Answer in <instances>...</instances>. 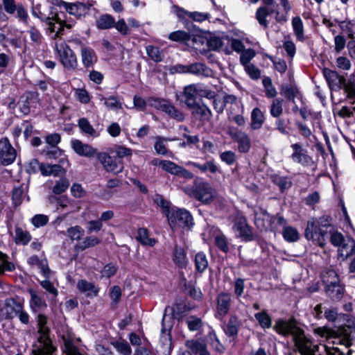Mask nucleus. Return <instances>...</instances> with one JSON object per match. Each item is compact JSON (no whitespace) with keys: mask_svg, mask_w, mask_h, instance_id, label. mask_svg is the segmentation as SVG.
<instances>
[{"mask_svg":"<svg viewBox=\"0 0 355 355\" xmlns=\"http://www.w3.org/2000/svg\"><path fill=\"white\" fill-rule=\"evenodd\" d=\"M80 55L83 64L85 68L93 67L98 61L96 52L88 46H83V49H80Z\"/></svg>","mask_w":355,"mask_h":355,"instance_id":"obj_19","label":"nucleus"},{"mask_svg":"<svg viewBox=\"0 0 355 355\" xmlns=\"http://www.w3.org/2000/svg\"><path fill=\"white\" fill-rule=\"evenodd\" d=\"M271 181L278 186L281 192H284L285 190L289 189L292 182L288 177L280 176L277 174L272 175L270 176Z\"/></svg>","mask_w":355,"mask_h":355,"instance_id":"obj_36","label":"nucleus"},{"mask_svg":"<svg viewBox=\"0 0 355 355\" xmlns=\"http://www.w3.org/2000/svg\"><path fill=\"white\" fill-rule=\"evenodd\" d=\"M255 56V52L254 50L249 49L241 52L240 56V62L243 66L246 67L252 64L250 60Z\"/></svg>","mask_w":355,"mask_h":355,"instance_id":"obj_62","label":"nucleus"},{"mask_svg":"<svg viewBox=\"0 0 355 355\" xmlns=\"http://www.w3.org/2000/svg\"><path fill=\"white\" fill-rule=\"evenodd\" d=\"M65 173L66 170L60 164H41V173L44 176H58Z\"/></svg>","mask_w":355,"mask_h":355,"instance_id":"obj_29","label":"nucleus"},{"mask_svg":"<svg viewBox=\"0 0 355 355\" xmlns=\"http://www.w3.org/2000/svg\"><path fill=\"white\" fill-rule=\"evenodd\" d=\"M160 167L165 171L172 174L178 175L180 166L177 165L175 163L169 160H163L160 162Z\"/></svg>","mask_w":355,"mask_h":355,"instance_id":"obj_56","label":"nucleus"},{"mask_svg":"<svg viewBox=\"0 0 355 355\" xmlns=\"http://www.w3.org/2000/svg\"><path fill=\"white\" fill-rule=\"evenodd\" d=\"M198 89L195 85H190L184 87V96L185 98V103L188 107L193 106L196 103V95Z\"/></svg>","mask_w":355,"mask_h":355,"instance_id":"obj_32","label":"nucleus"},{"mask_svg":"<svg viewBox=\"0 0 355 355\" xmlns=\"http://www.w3.org/2000/svg\"><path fill=\"white\" fill-rule=\"evenodd\" d=\"M32 15L41 21H46L49 26V29L51 32H55V36L60 34L66 24L62 19L61 15H63V12H58L54 7H51L49 14H46L40 10V6H37L33 8Z\"/></svg>","mask_w":355,"mask_h":355,"instance_id":"obj_4","label":"nucleus"},{"mask_svg":"<svg viewBox=\"0 0 355 355\" xmlns=\"http://www.w3.org/2000/svg\"><path fill=\"white\" fill-rule=\"evenodd\" d=\"M17 152L6 137L0 139V163L8 166L13 163L16 159Z\"/></svg>","mask_w":355,"mask_h":355,"instance_id":"obj_9","label":"nucleus"},{"mask_svg":"<svg viewBox=\"0 0 355 355\" xmlns=\"http://www.w3.org/2000/svg\"><path fill=\"white\" fill-rule=\"evenodd\" d=\"M173 259L175 264L181 268H185L188 263L184 250L178 246L174 249Z\"/></svg>","mask_w":355,"mask_h":355,"instance_id":"obj_34","label":"nucleus"},{"mask_svg":"<svg viewBox=\"0 0 355 355\" xmlns=\"http://www.w3.org/2000/svg\"><path fill=\"white\" fill-rule=\"evenodd\" d=\"M116 349L123 355H131L132 349L125 340H117L112 343Z\"/></svg>","mask_w":355,"mask_h":355,"instance_id":"obj_59","label":"nucleus"},{"mask_svg":"<svg viewBox=\"0 0 355 355\" xmlns=\"http://www.w3.org/2000/svg\"><path fill=\"white\" fill-rule=\"evenodd\" d=\"M146 51L148 55L155 62H161L163 60L164 54L162 50L154 46H147Z\"/></svg>","mask_w":355,"mask_h":355,"instance_id":"obj_49","label":"nucleus"},{"mask_svg":"<svg viewBox=\"0 0 355 355\" xmlns=\"http://www.w3.org/2000/svg\"><path fill=\"white\" fill-rule=\"evenodd\" d=\"M330 241L331 244L338 248L346 241V237H345L341 233L334 231V230L330 232Z\"/></svg>","mask_w":355,"mask_h":355,"instance_id":"obj_63","label":"nucleus"},{"mask_svg":"<svg viewBox=\"0 0 355 355\" xmlns=\"http://www.w3.org/2000/svg\"><path fill=\"white\" fill-rule=\"evenodd\" d=\"M115 20L110 15H103L96 20V26L98 29L104 30L114 27Z\"/></svg>","mask_w":355,"mask_h":355,"instance_id":"obj_41","label":"nucleus"},{"mask_svg":"<svg viewBox=\"0 0 355 355\" xmlns=\"http://www.w3.org/2000/svg\"><path fill=\"white\" fill-rule=\"evenodd\" d=\"M84 230L79 225L71 227L67 229V234L72 241H79L84 235Z\"/></svg>","mask_w":355,"mask_h":355,"instance_id":"obj_55","label":"nucleus"},{"mask_svg":"<svg viewBox=\"0 0 355 355\" xmlns=\"http://www.w3.org/2000/svg\"><path fill=\"white\" fill-rule=\"evenodd\" d=\"M27 262L30 266L37 267L45 278H50L51 270L46 259H40L37 256L34 255L29 257Z\"/></svg>","mask_w":355,"mask_h":355,"instance_id":"obj_22","label":"nucleus"},{"mask_svg":"<svg viewBox=\"0 0 355 355\" xmlns=\"http://www.w3.org/2000/svg\"><path fill=\"white\" fill-rule=\"evenodd\" d=\"M168 39L174 42H188L189 44H191V35L184 31H177L171 33Z\"/></svg>","mask_w":355,"mask_h":355,"instance_id":"obj_44","label":"nucleus"},{"mask_svg":"<svg viewBox=\"0 0 355 355\" xmlns=\"http://www.w3.org/2000/svg\"><path fill=\"white\" fill-rule=\"evenodd\" d=\"M97 157L107 172L118 174L123 169L122 161L111 157L106 153H98Z\"/></svg>","mask_w":355,"mask_h":355,"instance_id":"obj_10","label":"nucleus"},{"mask_svg":"<svg viewBox=\"0 0 355 355\" xmlns=\"http://www.w3.org/2000/svg\"><path fill=\"white\" fill-rule=\"evenodd\" d=\"M270 15L271 14L270 8L268 6H260L256 11L255 18L259 25L263 26L264 28H268L269 26V21L267 19V17Z\"/></svg>","mask_w":355,"mask_h":355,"instance_id":"obj_33","label":"nucleus"},{"mask_svg":"<svg viewBox=\"0 0 355 355\" xmlns=\"http://www.w3.org/2000/svg\"><path fill=\"white\" fill-rule=\"evenodd\" d=\"M77 288L89 297H96L99 292V288L97 286L85 279H80L78 282Z\"/></svg>","mask_w":355,"mask_h":355,"instance_id":"obj_21","label":"nucleus"},{"mask_svg":"<svg viewBox=\"0 0 355 355\" xmlns=\"http://www.w3.org/2000/svg\"><path fill=\"white\" fill-rule=\"evenodd\" d=\"M187 165L198 168L201 173H206L208 171L211 174H216L217 172L220 171L219 167L215 163L214 159L209 160L202 164L198 162H189Z\"/></svg>","mask_w":355,"mask_h":355,"instance_id":"obj_25","label":"nucleus"},{"mask_svg":"<svg viewBox=\"0 0 355 355\" xmlns=\"http://www.w3.org/2000/svg\"><path fill=\"white\" fill-rule=\"evenodd\" d=\"M292 26L294 33L300 41H303L304 37V26L302 20L300 17H295L292 19Z\"/></svg>","mask_w":355,"mask_h":355,"instance_id":"obj_45","label":"nucleus"},{"mask_svg":"<svg viewBox=\"0 0 355 355\" xmlns=\"http://www.w3.org/2000/svg\"><path fill=\"white\" fill-rule=\"evenodd\" d=\"M15 234L14 241L17 244L26 245L32 239L31 234L20 227H15Z\"/></svg>","mask_w":355,"mask_h":355,"instance_id":"obj_35","label":"nucleus"},{"mask_svg":"<svg viewBox=\"0 0 355 355\" xmlns=\"http://www.w3.org/2000/svg\"><path fill=\"white\" fill-rule=\"evenodd\" d=\"M284 10L282 12L278 8L279 6L275 5L270 8V14H275L277 22L284 24L288 21V14L291 10V6L288 0H279Z\"/></svg>","mask_w":355,"mask_h":355,"instance_id":"obj_16","label":"nucleus"},{"mask_svg":"<svg viewBox=\"0 0 355 355\" xmlns=\"http://www.w3.org/2000/svg\"><path fill=\"white\" fill-rule=\"evenodd\" d=\"M175 8H178L181 12L184 13L187 17H188V18L196 22L201 23L206 20H209L211 18V14L209 12H201L197 11L190 12L183 8H178L177 6Z\"/></svg>","mask_w":355,"mask_h":355,"instance_id":"obj_31","label":"nucleus"},{"mask_svg":"<svg viewBox=\"0 0 355 355\" xmlns=\"http://www.w3.org/2000/svg\"><path fill=\"white\" fill-rule=\"evenodd\" d=\"M254 317L259 321L262 328L266 329L271 327V318L266 311L257 313Z\"/></svg>","mask_w":355,"mask_h":355,"instance_id":"obj_57","label":"nucleus"},{"mask_svg":"<svg viewBox=\"0 0 355 355\" xmlns=\"http://www.w3.org/2000/svg\"><path fill=\"white\" fill-rule=\"evenodd\" d=\"M283 103L282 98H274L270 107V114L274 118H279L283 113Z\"/></svg>","mask_w":355,"mask_h":355,"instance_id":"obj_46","label":"nucleus"},{"mask_svg":"<svg viewBox=\"0 0 355 355\" xmlns=\"http://www.w3.org/2000/svg\"><path fill=\"white\" fill-rule=\"evenodd\" d=\"M164 112L167 114L171 118L177 120L178 121H182L184 119V116L183 113L180 112L179 110H178L169 102L166 105Z\"/></svg>","mask_w":355,"mask_h":355,"instance_id":"obj_51","label":"nucleus"},{"mask_svg":"<svg viewBox=\"0 0 355 355\" xmlns=\"http://www.w3.org/2000/svg\"><path fill=\"white\" fill-rule=\"evenodd\" d=\"M325 291L332 300H339L343 297L344 289L339 282L335 283L326 279Z\"/></svg>","mask_w":355,"mask_h":355,"instance_id":"obj_20","label":"nucleus"},{"mask_svg":"<svg viewBox=\"0 0 355 355\" xmlns=\"http://www.w3.org/2000/svg\"><path fill=\"white\" fill-rule=\"evenodd\" d=\"M291 148L293 151L291 159L294 163L304 166H310L313 164L312 157L308 155L307 150L304 148L302 144L299 143L293 144Z\"/></svg>","mask_w":355,"mask_h":355,"instance_id":"obj_8","label":"nucleus"},{"mask_svg":"<svg viewBox=\"0 0 355 355\" xmlns=\"http://www.w3.org/2000/svg\"><path fill=\"white\" fill-rule=\"evenodd\" d=\"M64 340V352L65 355H84L79 349L74 345L72 340L69 338H65Z\"/></svg>","mask_w":355,"mask_h":355,"instance_id":"obj_54","label":"nucleus"},{"mask_svg":"<svg viewBox=\"0 0 355 355\" xmlns=\"http://www.w3.org/2000/svg\"><path fill=\"white\" fill-rule=\"evenodd\" d=\"M28 292L31 295V307L34 311L46 306L45 301L35 291L30 289Z\"/></svg>","mask_w":355,"mask_h":355,"instance_id":"obj_40","label":"nucleus"},{"mask_svg":"<svg viewBox=\"0 0 355 355\" xmlns=\"http://www.w3.org/2000/svg\"><path fill=\"white\" fill-rule=\"evenodd\" d=\"M48 318L43 314H39L37 317V343L51 341L50 338V329L47 325Z\"/></svg>","mask_w":355,"mask_h":355,"instance_id":"obj_13","label":"nucleus"},{"mask_svg":"<svg viewBox=\"0 0 355 355\" xmlns=\"http://www.w3.org/2000/svg\"><path fill=\"white\" fill-rule=\"evenodd\" d=\"M193 197L203 203H209L214 198V189L206 182H195L191 193Z\"/></svg>","mask_w":355,"mask_h":355,"instance_id":"obj_7","label":"nucleus"},{"mask_svg":"<svg viewBox=\"0 0 355 355\" xmlns=\"http://www.w3.org/2000/svg\"><path fill=\"white\" fill-rule=\"evenodd\" d=\"M56 347L52 345V341H46L45 343H37L33 345L32 355H53Z\"/></svg>","mask_w":355,"mask_h":355,"instance_id":"obj_23","label":"nucleus"},{"mask_svg":"<svg viewBox=\"0 0 355 355\" xmlns=\"http://www.w3.org/2000/svg\"><path fill=\"white\" fill-rule=\"evenodd\" d=\"M340 30L347 35L350 39H355V21H338Z\"/></svg>","mask_w":355,"mask_h":355,"instance_id":"obj_39","label":"nucleus"},{"mask_svg":"<svg viewBox=\"0 0 355 355\" xmlns=\"http://www.w3.org/2000/svg\"><path fill=\"white\" fill-rule=\"evenodd\" d=\"M49 279L46 278V279L41 281L40 285L49 295H52V300H54L58 296V291Z\"/></svg>","mask_w":355,"mask_h":355,"instance_id":"obj_61","label":"nucleus"},{"mask_svg":"<svg viewBox=\"0 0 355 355\" xmlns=\"http://www.w3.org/2000/svg\"><path fill=\"white\" fill-rule=\"evenodd\" d=\"M232 298L230 294L225 292L220 293L216 298V317L221 319L229 312L231 306Z\"/></svg>","mask_w":355,"mask_h":355,"instance_id":"obj_11","label":"nucleus"},{"mask_svg":"<svg viewBox=\"0 0 355 355\" xmlns=\"http://www.w3.org/2000/svg\"><path fill=\"white\" fill-rule=\"evenodd\" d=\"M355 254V241L351 237H346V241L338 249V256L343 261Z\"/></svg>","mask_w":355,"mask_h":355,"instance_id":"obj_18","label":"nucleus"},{"mask_svg":"<svg viewBox=\"0 0 355 355\" xmlns=\"http://www.w3.org/2000/svg\"><path fill=\"white\" fill-rule=\"evenodd\" d=\"M185 322L191 331H199L203 326V322L201 318L196 315L188 316L185 320Z\"/></svg>","mask_w":355,"mask_h":355,"instance_id":"obj_47","label":"nucleus"},{"mask_svg":"<svg viewBox=\"0 0 355 355\" xmlns=\"http://www.w3.org/2000/svg\"><path fill=\"white\" fill-rule=\"evenodd\" d=\"M27 192V187L24 186L15 187L12 192V203L15 207L20 205Z\"/></svg>","mask_w":355,"mask_h":355,"instance_id":"obj_38","label":"nucleus"},{"mask_svg":"<svg viewBox=\"0 0 355 355\" xmlns=\"http://www.w3.org/2000/svg\"><path fill=\"white\" fill-rule=\"evenodd\" d=\"M185 345L193 353L199 354V355L208 351L205 343L201 339L187 340Z\"/></svg>","mask_w":355,"mask_h":355,"instance_id":"obj_30","label":"nucleus"},{"mask_svg":"<svg viewBox=\"0 0 355 355\" xmlns=\"http://www.w3.org/2000/svg\"><path fill=\"white\" fill-rule=\"evenodd\" d=\"M250 120V128L252 130L260 129L265 121L263 112L258 107L254 108L251 112Z\"/></svg>","mask_w":355,"mask_h":355,"instance_id":"obj_28","label":"nucleus"},{"mask_svg":"<svg viewBox=\"0 0 355 355\" xmlns=\"http://www.w3.org/2000/svg\"><path fill=\"white\" fill-rule=\"evenodd\" d=\"M323 76L331 90L338 92L344 89L348 98H355V85L352 82L346 83L343 76L328 68L323 69Z\"/></svg>","mask_w":355,"mask_h":355,"instance_id":"obj_3","label":"nucleus"},{"mask_svg":"<svg viewBox=\"0 0 355 355\" xmlns=\"http://www.w3.org/2000/svg\"><path fill=\"white\" fill-rule=\"evenodd\" d=\"M283 236L284 239L288 242H294L299 239L297 231L292 227H286L284 229Z\"/></svg>","mask_w":355,"mask_h":355,"instance_id":"obj_60","label":"nucleus"},{"mask_svg":"<svg viewBox=\"0 0 355 355\" xmlns=\"http://www.w3.org/2000/svg\"><path fill=\"white\" fill-rule=\"evenodd\" d=\"M21 302L13 299L6 300L4 306L0 309V316L3 319L10 320L17 316V313L21 310Z\"/></svg>","mask_w":355,"mask_h":355,"instance_id":"obj_12","label":"nucleus"},{"mask_svg":"<svg viewBox=\"0 0 355 355\" xmlns=\"http://www.w3.org/2000/svg\"><path fill=\"white\" fill-rule=\"evenodd\" d=\"M241 321L239 317L232 314L230 316L224 328V331L228 337L236 338L241 326Z\"/></svg>","mask_w":355,"mask_h":355,"instance_id":"obj_17","label":"nucleus"},{"mask_svg":"<svg viewBox=\"0 0 355 355\" xmlns=\"http://www.w3.org/2000/svg\"><path fill=\"white\" fill-rule=\"evenodd\" d=\"M137 238L143 245L153 246L156 243L154 239L149 238L148 232L145 228L139 229Z\"/></svg>","mask_w":355,"mask_h":355,"instance_id":"obj_53","label":"nucleus"},{"mask_svg":"<svg viewBox=\"0 0 355 355\" xmlns=\"http://www.w3.org/2000/svg\"><path fill=\"white\" fill-rule=\"evenodd\" d=\"M262 83L266 90V96L268 98L275 97L277 92L272 85L271 79L269 77H264L262 80Z\"/></svg>","mask_w":355,"mask_h":355,"instance_id":"obj_58","label":"nucleus"},{"mask_svg":"<svg viewBox=\"0 0 355 355\" xmlns=\"http://www.w3.org/2000/svg\"><path fill=\"white\" fill-rule=\"evenodd\" d=\"M189 73L202 77H209L212 75L210 68L201 62L189 64Z\"/></svg>","mask_w":355,"mask_h":355,"instance_id":"obj_26","label":"nucleus"},{"mask_svg":"<svg viewBox=\"0 0 355 355\" xmlns=\"http://www.w3.org/2000/svg\"><path fill=\"white\" fill-rule=\"evenodd\" d=\"M87 10V7L85 4L80 2L68 3L65 10L69 14L76 17H80L83 15Z\"/></svg>","mask_w":355,"mask_h":355,"instance_id":"obj_37","label":"nucleus"},{"mask_svg":"<svg viewBox=\"0 0 355 355\" xmlns=\"http://www.w3.org/2000/svg\"><path fill=\"white\" fill-rule=\"evenodd\" d=\"M101 242L100 239L95 236H90L85 237L83 241L76 245V248L80 250H84L87 248L94 247Z\"/></svg>","mask_w":355,"mask_h":355,"instance_id":"obj_48","label":"nucleus"},{"mask_svg":"<svg viewBox=\"0 0 355 355\" xmlns=\"http://www.w3.org/2000/svg\"><path fill=\"white\" fill-rule=\"evenodd\" d=\"M333 230V218L329 216L324 215L318 219L312 218L308 221L305 236L308 240H312L320 246L324 247V236Z\"/></svg>","mask_w":355,"mask_h":355,"instance_id":"obj_1","label":"nucleus"},{"mask_svg":"<svg viewBox=\"0 0 355 355\" xmlns=\"http://www.w3.org/2000/svg\"><path fill=\"white\" fill-rule=\"evenodd\" d=\"M196 269L199 272H203L208 267V260L206 254L200 252L195 255Z\"/></svg>","mask_w":355,"mask_h":355,"instance_id":"obj_43","label":"nucleus"},{"mask_svg":"<svg viewBox=\"0 0 355 355\" xmlns=\"http://www.w3.org/2000/svg\"><path fill=\"white\" fill-rule=\"evenodd\" d=\"M15 270V265L8 261V257L6 254L0 252V274L6 271H12Z\"/></svg>","mask_w":355,"mask_h":355,"instance_id":"obj_52","label":"nucleus"},{"mask_svg":"<svg viewBox=\"0 0 355 355\" xmlns=\"http://www.w3.org/2000/svg\"><path fill=\"white\" fill-rule=\"evenodd\" d=\"M167 218L173 230L178 227H189L193 225V217L184 209L171 208V211L167 214Z\"/></svg>","mask_w":355,"mask_h":355,"instance_id":"obj_5","label":"nucleus"},{"mask_svg":"<svg viewBox=\"0 0 355 355\" xmlns=\"http://www.w3.org/2000/svg\"><path fill=\"white\" fill-rule=\"evenodd\" d=\"M71 147L76 153L80 156L92 157L97 154L96 149L81 141L74 139L71 141Z\"/></svg>","mask_w":355,"mask_h":355,"instance_id":"obj_15","label":"nucleus"},{"mask_svg":"<svg viewBox=\"0 0 355 355\" xmlns=\"http://www.w3.org/2000/svg\"><path fill=\"white\" fill-rule=\"evenodd\" d=\"M234 229L239 233V236L242 240L249 241L253 239L252 230L244 217L241 216L236 218Z\"/></svg>","mask_w":355,"mask_h":355,"instance_id":"obj_14","label":"nucleus"},{"mask_svg":"<svg viewBox=\"0 0 355 355\" xmlns=\"http://www.w3.org/2000/svg\"><path fill=\"white\" fill-rule=\"evenodd\" d=\"M215 244L222 252L227 253L229 252V241L227 238L223 234L219 232L215 236Z\"/></svg>","mask_w":355,"mask_h":355,"instance_id":"obj_50","label":"nucleus"},{"mask_svg":"<svg viewBox=\"0 0 355 355\" xmlns=\"http://www.w3.org/2000/svg\"><path fill=\"white\" fill-rule=\"evenodd\" d=\"M69 182L66 178H61L58 180L53 187V192L55 194H60L66 191V189L69 187Z\"/></svg>","mask_w":355,"mask_h":355,"instance_id":"obj_64","label":"nucleus"},{"mask_svg":"<svg viewBox=\"0 0 355 355\" xmlns=\"http://www.w3.org/2000/svg\"><path fill=\"white\" fill-rule=\"evenodd\" d=\"M60 60L64 68L68 71H74L78 69V61L76 53L65 43L56 45Z\"/></svg>","mask_w":355,"mask_h":355,"instance_id":"obj_6","label":"nucleus"},{"mask_svg":"<svg viewBox=\"0 0 355 355\" xmlns=\"http://www.w3.org/2000/svg\"><path fill=\"white\" fill-rule=\"evenodd\" d=\"M314 333L328 340L333 339L332 343H340L349 347L351 345V340L355 338V327L352 328L347 326L337 330L327 327H318L314 329Z\"/></svg>","mask_w":355,"mask_h":355,"instance_id":"obj_2","label":"nucleus"},{"mask_svg":"<svg viewBox=\"0 0 355 355\" xmlns=\"http://www.w3.org/2000/svg\"><path fill=\"white\" fill-rule=\"evenodd\" d=\"M234 139L238 143V149L239 152L243 153L249 152L251 147V142L249 136L245 132H237L234 137Z\"/></svg>","mask_w":355,"mask_h":355,"instance_id":"obj_27","label":"nucleus"},{"mask_svg":"<svg viewBox=\"0 0 355 355\" xmlns=\"http://www.w3.org/2000/svg\"><path fill=\"white\" fill-rule=\"evenodd\" d=\"M98 99L101 101H104V105L109 110H119L121 109L122 105L117 97L111 96L107 98L104 97L103 95H98Z\"/></svg>","mask_w":355,"mask_h":355,"instance_id":"obj_42","label":"nucleus"},{"mask_svg":"<svg viewBox=\"0 0 355 355\" xmlns=\"http://www.w3.org/2000/svg\"><path fill=\"white\" fill-rule=\"evenodd\" d=\"M191 113L201 121H209L212 115L210 109L205 105L194 104L189 107Z\"/></svg>","mask_w":355,"mask_h":355,"instance_id":"obj_24","label":"nucleus"}]
</instances>
